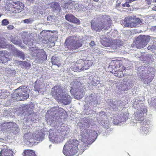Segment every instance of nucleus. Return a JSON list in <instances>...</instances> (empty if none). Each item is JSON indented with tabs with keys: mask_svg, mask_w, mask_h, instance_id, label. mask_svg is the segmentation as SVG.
Instances as JSON below:
<instances>
[{
	"mask_svg": "<svg viewBox=\"0 0 156 156\" xmlns=\"http://www.w3.org/2000/svg\"><path fill=\"white\" fill-rule=\"evenodd\" d=\"M10 94L9 92L6 90H0V98H5Z\"/></svg>",
	"mask_w": 156,
	"mask_h": 156,
	"instance_id": "obj_27",
	"label": "nucleus"
},
{
	"mask_svg": "<svg viewBox=\"0 0 156 156\" xmlns=\"http://www.w3.org/2000/svg\"><path fill=\"white\" fill-rule=\"evenodd\" d=\"M139 107L140 108H138L136 113L135 114V118L136 120H142L144 116L146 115L147 112L146 108L144 105L140 104L139 105Z\"/></svg>",
	"mask_w": 156,
	"mask_h": 156,
	"instance_id": "obj_9",
	"label": "nucleus"
},
{
	"mask_svg": "<svg viewBox=\"0 0 156 156\" xmlns=\"http://www.w3.org/2000/svg\"><path fill=\"white\" fill-rule=\"evenodd\" d=\"M1 23L2 26H6L9 24V21L8 20L4 19L2 20Z\"/></svg>",
	"mask_w": 156,
	"mask_h": 156,
	"instance_id": "obj_44",
	"label": "nucleus"
},
{
	"mask_svg": "<svg viewBox=\"0 0 156 156\" xmlns=\"http://www.w3.org/2000/svg\"><path fill=\"white\" fill-rule=\"evenodd\" d=\"M85 63L89 67L90 66H91L93 64V62L90 60H87V61H85Z\"/></svg>",
	"mask_w": 156,
	"mask_h": 156,
	"instance_id": "obj_48",
	"label": "nucleus"
},
{
	"mask_svg": "<svg viewBox=\"0 0 156 156\" xmlns=\"http://www.w3.org/2000/svg\"><path fill=\"white\" fill-rule=\"evenodd\" d=\"M65 44L68 49L73 50H76L80 47L82 44L76 36H72L67 38Z\"/></svg>",
	"mask_w": 156,
	"mask_h": 156,
	"instance_id": "obj_5",
	"label": "nucleus"
},
{
	"mask_svg": "<svg viewBox=\"0 0 156 156\" xmlns=\"http://www.w3.org/2000/svg\"><path fill=\"white\" fill-rule=\"evenodd\" d=\"M72 86L71 87V89L70 90L71 93H73L74 92V91L75 92L76 91L83 90L81 83L76 80H75L72 82Z\"/></svg>",
	"mask_w": 156,
	"mask_h": 156,
	"instance_id": "obj_13",
	"label": "nucleus"
},
{
	"mask_svg": "<svg viewBox=\"0 0 156 156\" xmlns=\"http://www.w3.org/2000/svg\"><path fill=\"white\" fill-rule=\"evenodd\" d=\"M138 71L140 76L145 80L148 79L149 76L151 75L150 73H147V68L145 66H142L139 68Z\"/></svg>",
	"mask_w": 156,
	"mask_h": 156,
	"instance_id": "obj_15",
	"label": "nucleus"
},
{
	"mask_svg": "<svg viewBox=\"0 0 156 156\" xmlns=\"http://www.w3.org/2000/svg\"><path fill=\"white\" fill-rule=\"evenodd\" d=\"M18 126L13 122H5L0 125V131L3 133L9 134L13 133L14 135L18 133L20 129Z\"/></svg>",
	"mask_w": 156,
	"mask_h": 156,
	"instance_id": "obj_4",
	"label": "nucleus"
},
{
	"mask_svg": "<svg viewBox=\"0 0 156 156\" xmlns=\"http://www.w3.org/2000/svg\"><path fill=\"white\" fill-rule=\"evenodd\" d=\"M140 102V101L138 100V99L137 98H135L134 99V104L135 105H137L138 104H139V102Z\"/></svg>",
	"mask_w": 156,
	"mask_h": 156,
	"instance_id": "obj_60",
	"label": "nucleus"
},
{
	"mask_svg": "<svg viewBox=\"0 0 156 156\" xmlns=\"http://www.w3.org/2000/svg\"><path fill=\"white\" fill-rule=\"evenodd\" d=\"M29 92L25 86H22L13 90L12 98L17 101H24L29 97Z\"/></svg>",
	"mask_w": 156,
	"mask_h": 156,
	"instance_id": "obj_3",
	"label": "nucleus"
},
{
	"mask_svg": "<svg viewBox=\"0 0 156 156\" xmlns=\"http://www.w3.org/2000/svg\"><path fill=\"white\" fill-rule=\"evenodd\" d=\"M132 17L131 16H128L125 18L122 22L123 25L126 27H130L131 23Z\"/></svg>",
	"mask_w": 156,
	"mask_h": 156,
	"instance_id": "obj_26",
	"label": "nucleus"
},
{
	"mask_svg": "<svg viewBox=\"0 0 156 156\" xmlns=\"http://www.w3.org/2000/svg\"><path fill=\"white\" fill-rule=\"evenodd\" d=\"M59 108L58 107H55L52 108L50 110V116L51 117H52L53 119H57V113L58 110Z\"/></svg>",
	"mask_w": 156,
	"mask_h": 156,
	"instance_id": "obj_23",
	"label": "nucleus"
},
{
	"mask_svg": "<svg viewBox=\"0 0 156 156\" xmlns=\"http://www.w3.org/2000/svg\"><path fill=\"white\" fill-rule=\"evenodd\" d=\"M23 42L24 43L26 44H28L29 42L27 40V38H26V37L24 38V39L23 40Z\"/></svg>",
	"mask_w": 156,
	"mask_h": 156,
	"instance_id": "obj_62",
	"label": "nucleus"
},
{
	"mask_svg": "<svg viewBox=\"0 0 156 156\" xmlns=\"http://www.w3.org/2000/svg\"><path fill=\"white\" fill-rule=\"evenodd\" d=\"M150 37L149 36L141 35L136 38L135 45L137 48L144 47L149 41Z\"/></svg>",
	"mask_w": 156,
	"mask_h": 156,
	"instance_id": "obj_7",
	"label": "nucleus"
},
{
	"mask_svg": "<svg viewBox=\"0 0 156 156\" xmlns=\"http://www.w3.org/2000/svg\"><path fill=\"white\" fill-rule=\"evenodd\" d=\"M6 54V53L5 51H0V57L2 58H3Z\"/></svg>",
	"mask_w": 156,
	"mask_h": 156,
	"instance_id": "obj_55",
	"label": "nucleus"
},
{
	"mask_svg": "<svg viewBox=\"0 0 156 156\" xmlns=\"http://www.w3.org/2000/svg\"><path fill=\"white\" fill-rule=\"evenodd\" d=\"M21 107L22 108L23 110L26 112H29L30 111L34 108V105L32 104L25 105H22Z\"/></svg>",
	"mask_w": 156,
	"mask_h": 156,
	"instance_id": "obj_28",
	"label": "nucleus"
},
{
	"mask_svg": "<svg viewBox=\"0 0 156 156\" xmlns=\"http://www.w3.org/2000/svg\"><path fill=\"white\" fill-rule=\"evenodd\" d=\"M2 60L1 62L2 63H5L10 60V58H9L5 57V56L3 57V58H2Z\"/></svg>",
	"mask_w": 156,
	"mask_h": 156,
	"instance_id": "obj_50",
	"label": "nucleus"
},
{
	"mask_svg": "<svg viewBox=\"0 0 156 156\" xmlns=\"http://www.w3.org/2000/svg\"><path fill=\"white\" fill-rule=\"evenodd\" d=\"M51 60L53 65L57 66L58 67L61 65V63L59 62V58L58 57L52 56L51 58Z\"/></svg>",
	"mask_w": 156,
	"mask_h": 156,
	"instance_id": "obj_29",
	"label": "nucleus"
},
{
	"mask_svg": "<svg viewBox=\"0 0 156 156\" xmlns=\"http://www.w3.org/2000/svg\"><path fill=\"white\" fill-rule=\"evenodd\" d=\"M115 46L117 47H119L120 46L122 45L123 43L122 41L120 40H116V41L115 42Z\"/></svg>",
	"mask_w": 156,
	"mask_h": 156,
	"instance_id": "obj_39",
	"label": "nucleus"
},
{
	"mask_svg": "<svg viewBox=\"0 0 156 156\" xmlns=\"http://www.w3.org/2000/svg\"><path fill=\"white\" fill-rule=\"evenodd\" d=\"M14 28L13 26L12 25H9L7 27V29L9 30H12Z\"/></svg>",
	"mask_w": 156,
	"mask_h": 156,
	"instance_id": "obj_58",
	"label": "nucleus"
},
{
	"mask_svg": "<svg viewBox=\"0 0 156 156\" xmlns=\"http://www.w3.org/2000/svg\"><path fill=\"white\" fill-rule=\"evenodd\" d=\"M100 125L105 128L108 129L109 127V121L107 120H102L100 123Z\"/></svg>",
	"mask_w": 156,
	"mask_h": 156,
	"instance_id": "obj_34",
	"label": "nucleus"
},
{
	"mask_svg": "<svg viewBox=\"0 0 156 156\" xmlns=\"http://www.w3.org/2000/svg\"><path fill=\"white\" fill-rule=\"evenodd\" d=\"M29 65V63L26 61H22V64L21 65H22L24 67H27Z\"/></svg>",
	"mask_w": 156,
	"mask_h": 156,
	"instance_id": "obj_52",
	"label": "nucleus"
},
{
	"mask_svg": "<svg viewBox=\"0 0 156 156\" xmlns=\"http://www.w3.org/2000/svg\"><path fill=\"white\" fill-rule=\"evenodd\" d=\"M79 126L83 128L87 129L90 126V123L88 120L86 118H84L81 120V122L80 123Z\"/></svg>",
	"mask_w": 156,
	"mask_h": 156,
	"instance_id": "obj_22",
	"label": "nucleus"
},
{
	"mask_svg": "<svg viewBox=\"0 0 156 156\" xmlns=\"http://www.w3.org/2000/svg\"><path fill=\"white\" fill-rule=\"evenodd\" d=\"M147 60L149 62H151L152 61L153 59V56L151 54H149L147 55Z\"/></svg>",
	"mask_w": 156,
	"mask_h": 156,
	"instance_id": "obj_49",
	"label": "nucleus"
},
{
	"mask_svg": "<svg viewBox=\"0 0 156 156\" xmlns=\"http://www.w3.org/2000/svg\"><path fill=\"white\" fill-rule=\"evenodd\" d=\"M72 95L74 96V98L79 100L82 98L84 95L83 91V90L79 91H76L75 92L71 93Z\"/></svg>",
	"mask_w": 156,
	"mask_h": 156,
	"instance_id": "obj_21",
	"label": "nucleus"
},
{
	"mask_svg": "<svg viewBox=\"0 0 156 156\" xmlns=\"http://www.w3.org/2000/svg\"><path fill=\"white\" fill-rule=\"evenodd\" d=\"M30 50L32 51V56L35 58V59L38 62L42 63L44 60L47 59L46 55L43 49H38L36 48L32 47L30 48Z\"/></svg>",
	"mask_w": 156,
	"mask_h": 156,
	"instance_id": "obj_6",
	"label": "nucleus"
},
{
	"mask_svg": "<svg viewBox=\"0 0 156 156\" xmlns=\"http://www.w3.org/2000/svg\"><path fill=\"white\" fill-rule=\"evenodd\" d=\"M149 105L150 106L155 108L156 106V98L152 97L148 100Z\"/></svg>",
	"mask_w": 156,
	"mask_h": 156,
	"instance_id": "obj_31",
	"label": "nucleus"
},
{
	"mask_svg": "<svg viewBox=\"0 0 156 156\" xmlns=\"http://www.w3.org/2000/svg\"><path fill=\"white\" fill-rule=\"evenodd\" d=\"M51 94L52 96L57 100L59 97L63 96L66 93L65 90L62 89L59 85L55 86L52 88Z\"/></svg>",
	"mask_w": 156,
	"mask_h": 156,
	"instance_id": "obj_8",
	"label": "nucleus"
},
{
	"mask_svg": "<svg viewBox=\"0 0 156 156\" xmlns=\"http://www.w3.org/2000/svg\"><path fill=\"white\" fill-rule=\"evenodd\" d=\"M66 4L68 5H73V2L71 0H69L67 2Z\"/></svg>",
	"mask_w": 156,
	"mask_h": 156,
	"instance_id": "obj_61",
	"label": "nucleus"
},
{
	"mask_svg": "<svg viewBox=\"0 0 156 156\" xmlns=\"http://www.w3.org/2000/svg\"><path fill=\"white\" fill-rule=\"evenodd\" d=\"M80 137L79 141L76 139H71L64 146L63 153L66 156H73L79 150L80 154L87 149L96 139L97 137Z\"/></svg>",
	"mask_w": 156,
	"mask_h": 156,
	"instance_id": "obj_1",
	"label": "nucleus"
},
{
	"mask_svg": "<svg viewBox=\"0 0 156 156\" xmlns=\"http://www.w3.org/2000/svg\"><path fill=\"white\" fill-rule=\"evenodd\" d=\"M155 44H154V43H153V44L150 45L147 47V49L151 51H152L153 50L155 49L156 48Z\"/></svg>",
	"mask_w": 156,
	"mask_h": 156,
	"instance_id": "obj_43",
	"label": "nucleus"
},
{
	"mask_svg": "<svg viewBox=\"0 0 156 156\" xmlns=\"http://www.w3.org/2000/svg\"><path fill=\"white\" fill-rule=\"evenodd\" d=\"M131 22V23L130 25L131 27L138 26L139 25H141L144 23V21L139 18H132Z\"/></svg>",
	"mask_w": 156,
	"mask_h": 156,
	"instance_id": "obj_17",
	"label": "nucleus"
},
{
	"mask_svg": "<svg viewBox=\"0 0 156 156\" xmlns=\"http://www.w3.org/2000/svg\"><path fill=\"white\" fill-rule=\"evenodd\" d=\"M13 4H12V5L13 6L18 7L22 9H24V4L20 1H18L15 2H13Z\"/></svg>",
	"mask_w": 156,
	"mask_h": 156,
	"instance_id": "obj_35",
	"label": "nucleus"
},
{
	"mask_svg": "<svg viewBox=\"0 0 156 156\" xmlns=\"http://www.w3.org/2000/svg\"><path fill=\"white\" fill-rule=\"evenodd\" d=\"M90 45L91 46V47H94L95 46L94 42V41H91V42L90 43Z\"/></svg>",
	"mask_w": 156,
	"mask_h": 156,
	"instance_id": "obj_63",
	"label": "nucleus"
},
{
	"mask_svg": "<svg viewBox=\"0 0 156 156\" xmlns=\"http://www.w3.org/2000/svg\"><path fill=\"white\" fill-rule=\"evenodd\" d=\"M14 50H15L14 51L15 52L16 54L17 57L22 58L23 60H24L26 58L25 55L23 52L15 48Z\"/></svg>",
	"mask_w": 156,
	"mask_h": 156,
	"instance_id": "obj_32",
	"label": "nucleus"
},
{
	"mask_svg": "<svg viewBox=\"0 0 156 156\" xmlns=\"http://www.w3.org/2000/svg\"><path fill=\"white\" fill-rule=\"evenodd\" d=\"M89 133V136H98V135L97 132L94 130H90Z\"/></svg>",
	"mask_w": 156,
	"mask_h": 156,
	"instance_id": "obj_41",
	"label": "nucleus"
},
{
	"mask_svg": "<svg viewBox=\"0 0 156 156\" xmlns=\"http://www.w3.org/2000/svg\"><path fill=\"white\" fill-rule=\"evenodd\" d=\"M33 138H35L36 140V143H38L42 141L44 139V137H33Z\"/></svg>",
	"mask_w": 156,
	"mask_h": 156,
	"instance_id": "obj_47",
	"label": "nucleus"
},
{
	"mask_svg": "<svg viewBox=\"0 0 156 156\" xmlns=\"http://www.w3.org/2000/svg\"><path fill=\"white\" fill-rule=\"evenodd\" d=\"M14 62L19 65H21L22 64V61H19L16 60L14 61Z\"/></svg>",
	"mask_w": 156,
	"mask_h": 156,
	"instance_id": "obj_59",
	"label": "nucleus"
},
{
	"mask_svg": "<svg viewBox=\"0 0 156 156\" xmlns=\"http://www.w3.org/2000/svg\"><path fill=\"white\" fill-rule=\"evenodd\" d=\"M106 102L110 107L114 109L118 108L119 107L122 106V104L121 101L115 99H108Z\"/></svg>",
	"mask_w": 156,
	"mask_h": 156,
	"instance_id": "obj_12",
	"label": "nucleus"
},
{
	"mask_svg": "<svg viewBox=\"0 0 156 156\" xmlns=\"http://www.w3.org/2000/svg\"><path fill=\"white\" fill-rule=\"evenodd\" d=\"M115 76H118L119 77H122L124 76V74L123 73V71L120 69L118 70V74L115 73Z\"/></svg>",
	"mask_w": 156,
	"mask_h": 156,
	"instance_id": "obj_42",
	"label": "nucleus"
},
{
	"mask_svg": "<svg viewBox=\"0 0 156 156\" xmlns=\"http://www.w3.org/2000/svg\"><path fill=\"white\" fill-rule=\"evenodd\" d=\"M48 6L51 8L54 11L58 10L60 8V6L57 2H53L51 3H48Z\"/></svg>",
	"mask_w": 156,
	"mask_h": 156,
	"instance_id": "obj_25",
	"label": "nucleus"
},
{
	"mask_svg": "<svg viewBox=\"0 0 156 156\" xmlns=\"http://www.w3.org/2000/svg\"><path fill=\"white\" fill-rule=\"evenodd\" d=\"M129 114L126 112L121 113L119 116L121 118V121L122 122L126 121L128 119Z\"/></svg>",
	"mask_w": 156,
	"mask_h": 156,
	"instance_id": "obj_33",
	"label": "nucleus"
},
{
	"mask_svg": "<svg viewBox=\"0 0 156 156\" xmlns=\"http://www.w3.org/2000/svg\"><path fill=\"white\" fill-rule=\"evenodd\" d=\"M24 142L27 145L31 146L35 143H36L35 138L32 137H23V139Z\"/></svg>",
	"mask_w": 156,
	"mask_h": 156,
	"instance_id": "obj_19",
	"label": "nucleus"
},
{
	"mask_svg": "<svg viewBox=\"0 0 156 156\" xmlns=\"http://www.w3.org/2000/svg\"><path fill=\"white\" fill-rule=\"evenodd\" d=\"M4 41L1 40L0 39V48H2L4 47L5 46V44H4Z\"/></svg>",
	"mask_w": 156,
	"mask_h": 156,
	"instance_id": "obj_56",
	"label": "nucleus"
},
{
	"mask_svg": "<svg viewBox=\"0 0 156 156\" xmlns=\"http://www.w3.org/2000/svg\"><path fill=\"white\" fill-rule=\"evenodd\" d=\"M4 36L5 38L11 41L15 44L18 45L20 44L21 43V40L19 39L17 36H12L11 34L7 33H5Z\"/></svg>",
	"mask_w": 156,
	"mask_h": 156,
	"instance_id": "obj_11",
	"label": "nucleus"
},
{
	"mask_svg": "<svg viewBox=\"0 0 156 156\" xmlns=\"http://www.w3.org/2000/svg\"><path fill=\"white\" fill-rule=\"evenodd\" d=\"M55 130L51 129L49 131H47V134L49 136H55Z\"/></svg>",
	"mask_w": 156,
	"mask_h": 156,
	"instance_id": "obj_38",
	"label": "nucleus"
},
{
	"mask_svg": "<svg viewBox=\"0 0 156 156\" xmlns=\"http://www.w3.org/2000/svg\"><path fill=\"white\" fill-rule=\"evenodd\" d=\"M30 36V34H29L28 32H23V33H22V38H23L25 37H26V38L29 37Z\"/></svg>",
	"mask_w": 156,
	"mask_h": 156,
	"instance_id": "obj_51",
	"label": "nucleus"
},
{
	"mask_svg": "<svg viewBox=\"0 0 156 156\" xmlns=\"http://www.w3.org/2000/svg\"><path fill=\"white\" fill-rule=\"evenodd\" d=\"M48 138L50 142L55 144L62 143L65 139L64 137H48Z\"/></svg>",
	"mask_w": 156,
	"mask_h": 156,
	"instance_id": "obj_20",
	"label": "nucleus"
},
{
	"mask_svg": "<svg viewBox=\"0 0 156 156\" xmlns=\"http://www.w3.org/2000/svg\"><path fill=\"white\" fill-rule=\"evenodd\" d=\"M120 119L119 116L116 117L115 119H114L113 120V123L115 125H117L119 123L122 122V121H121V120Z\"/></svg>",
	"mask_w": 156,
	"mask_h": 156,
	"instance_id": "obj_36",
	"label": "nucleus"
},
{
	"mask_svg": "<svg viewBox=\"0 0 156 156\" xmlns=\"http://www.w3.org/2000/svg\"><path fill=\"white\" fill-rule=\"evenodd\" d=\"M33 136V135L32 133L30 132L26 133L24 135L25 136Z\"/></svg>",
	"mask_w": 156,
	"mask_h": 156,
	"instance_id": "obj_57",
	"label": "nucleus"
},
{
	"mask_svg": "<svg viewBox=\"0 0 156 156\" xmlns=\"http://www.w3.org/2000/svg\"><path fill=\"white\" fill-rule=\"evenodd\" d=\"M63 109L62 108H59L58 112V113H57V119L61 117L62 116V112H63Z\"/></svg>",
	"mask_w": 156,
	"mask_h": 156,
	"instance_id": "obj_40",
	"label": "nucleus"
},
{
	"mask_svg": "<svg viewBox=\"0 0 156 156\" xmlns=\"http://www.w3.org/2000/svg\"><path fill=\"white\" fill-rule=\"evenodd\" d=\"M76 67L78 68V71H83L87 69H88V67L86 65L84 66H77Z\"/></svg>",
	"mask_w": 156,
	"mask_h": 156,
	"instance_id": "obj_37",
	"label": "nucleus"
},
{
	"mask_svg": "<svg viewBox=\"0 0 156 156\" xmlns=\"http://www.w3.org/2000/svg\"><path fill=\"white\" fill-rule=\"evenodd\" d=\"M57 101L59 103H62L64 105L69 104L71 101V98L70 96L66 93L63 95L59 97V99Z\"/></svg>",
	"mask_w": 156,
	"mask_h": 156,
	"instance_id": "obj_14",
	"label": "nucleus"
},
{
	"mask_svg": "<svg viewBox=\"0 0 156 156\" xmlns=\"http://www.w3.org/2000/svg\"><path fill=\"white\" fill-rule=\"evenodd\" d=\"M122 5L123 7L126 6L127 7H129L130 6L129 3V2H127L125 3V4H123Z\"/></svg>",
	"mask_w": 156,
	"mask_h": 156,
	"instance_id": "obj_64",
	"label": "nucleus"
},
{
	"mask_svg": "<svg viewBox=\"0 0 156 156\" xmlns=\"http://www.w3.org/2000/svg\"><path fill=\"white\" fill-rule=\"evenodd\" d=\"M84 130L85 131H83V135L84 136H89V133L90 131V130Z\"/></svg>",
	"mask_w": 156,
	"mask_h": 156,
	"instance_id": "obj_46",
	"label": "nucleus"
},
{
	"mask_svg": "<svg viewBox=\"0 0 156 156\" xmlns=\"http://www.w3.org/2000/svg\"><path fill=\"white\" fill-rule=\"evenodd\" d=\"M8 137H0V142L4 143H6L8 142Z\"/></svg>",
	"mask_w": 156,
	"mask_h": 156,
	"instance_id": "obj_45",
	"label": "nucleus"
},
{
	"mask_svg": "<svg viewBox=\"0 0 156 156\" xmlns=\"http://www.w3.org/2000/svg\"><path fill=\"white\" fill-rule=\"evenodd\" d=\"M9 109L5 110L3 112V114L5 115V116H8L9 115Z\"/></svg>",
	"mask_w": 156,
	"mask_h": 156,
	"instance_id": "obj_54",
	"label": "nucleus"
},
{
	"mask_svg": "<svg viewBox=\"0 0 156 156\" xmlns=\"http://www.w3.org/2000/svg\"><path fill=\"white\" fill-rule=\"evenodd\" d=\"M23 156H37L34 151L30 150H26L23 153Z\"/></svg>",
	"mask_w": 156,
	"mask_h": 156,
	"instance_id": "obj_30",
	"label": "nucleus"
},
{
	"mask_svg": "<svg viewBox=\"0 0 156 156\" xmlns=\"http://www.w3.org/2000/svg\"><path fill=\"white\" fill-rule=\"evenodd\" d=\"M14 7L16 8L17 9L16 10H15V12H21L24 9H22L21 8H19L18 7H15V6H14Z\"/></svg>",
	"mask_w": 156,
	"mask_h": 156,
	"instance_id": "obj_53",
	"label": "nucleus"
},
{
	"mask_svg": "<svg viewBox=\"0 0 156 156\" xmlns=\"http://www.w3.org/2000/svg\"><path fill=\"white\" fill-rule=\"evenodd\" d=\"M140 121L141 126L140 127V133L147 134L149 132L150 127V122L149 120L144 119L140 120Z\"/></svg>",
	"mask_w": 156,
	"mask_h": 156,
	"instance_id": "obj_10",
	"label": "nucleus"
},
{
	"mask_svg": "<svg viewBox=\"0 0 156 156\" xmlns=\"http://www.w3.org/2000/svg\"><path fill=\"white\" fill-rule=\"evenodd\" d=\"M96 96L94 94H91L89 97H87L86 99L89 103H92V104L96 105L97 103V101L96 100Z\"/></svg>",
	"mask_w": 156,
	"mask_h": 156,
	"instance_id": "obj_24",
	"label": "nucleus"
},
{
	"mask_svg": "<svg viewBox=\"0 0 156 156\" xmlns=\"http://www.w3.org/2000/svg\"><path fill=\"white\" fill-rule=\"evenodd\" d=\"M0 156H14L13 152L6 146L2 149L0 153Z\"/></svg>",
	"mask_w": 156,
	"mask_h": 156,
	"instance_id": "obj_16",
	"label": "nucleus"
},
{
	"mask_svg": "<svg viewBox=\"0 0 156 156\" xmlns=\"http://www.w3.org/2000/svg\"><path fill=\"white\" fill-rule=\"evenodd\" d=\"M111 22L109 16H99L97 18L91 21V28L93 30L96 31H100L103 29L107 30L110 28Z\"/></svg>",
	"mask_w": 156,
	"mask_h": 156,
	"instance_id": "obj_2",
	"label": "nucleus"
},
{
	"mask_svg": "<svg viewBox=\"0 0 156 156\" xmlns=\"http://www.w3.org/2000/svg\"><path fill=\"white\" fill-rule=\"evenodd\" d=\"M65 17L66 20L68 21L75 23H80L79 20L72 14H67Z\"/></svg>",
	"mask_w": 156,
	"mask_h": 156,
	"instance_id": "obj_18",
	"label": "nucleus"
}]
</instances>
